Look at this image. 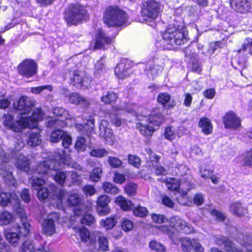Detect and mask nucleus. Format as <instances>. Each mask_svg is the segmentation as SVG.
<instances>
[{
	"instance_id": "obj_38",
	"label": "nucleus",
	"mask_w": 252,
	"mask_h": 252,
	"mask_svg": "<svg viewBox=\"0 0 252 252\" xmlns=\"http://www.w3.org/2000/svg\"><path fill=\"white\" fill-rule=\"evenodd\" d=\"M163 67L161 65L153 64L150 65L149 69L146 70V74L149 77L154 79L159 72H161Z\"/></svg>"
},
{
	"instance_id": "obj_3",
	"label": "nucleus",
	"mask_w": 252,
	"mask_h": 252,
	"mask_svg": "<svg viewBox=\"0 0 252 252\" xmlns=\"http://www.w3.org/2000/svg\"><path fill=\"white\" fill-rule=\"evenodd\" d=\"M16 213L20 218L22 225L15 224L13 228L16 230L15 232L8 230L7 229L4 230V235L6 240L12 245H14L19 241L20 235H27L30 232L31 227L30 223L27 220L25 209L23 207H17L16 209Z\"/></svg>"
},
{
	"instance_id": "obj_18",
	"label": "nucleus",
	"mask_w": 252,
	"mask_h": 252,
	"mask_svg": "<svg viewBox=\"0 0 252 252\" xmlns=\"http://www.w3.org/2000/svg\"><path fill=\"white\" fill-rule=\"evenodd\" d=\"M60 219L59 214L57 213H52L44 219L42 226L44 232L48 235H52L55 233V222Z\"/></svg>"
},
{
	"instance_id": "obj_28",
	"label": "nucleus",
	"mask_w": 252,
	"mask_h": 252,
	"mask_svg": "<svg viewBox=\"0 0 252 252\" xmlns=\"http://www.w3.org/2000/svg\"><path fill=\"white\" fill-rule=\"evenodd\" d=\"M93 235H94V239H93V243L95 241L96 239H98L99 249L102 251H108L109 250V246L107 239L99 232H94Z\"/></svg>"
},
{
	"instance_id": "obj_40",
	"label": "nucleus",
	"mask_w": 252,
	"mask_h": 252,
	"mask_svg": "<svg viewBox=\"0 0 252 252\" xmlns=\"http://www.w3.org/2000/svg\"><path fill=\"white\" fill-rule=\"evenodd\" d=\"M118 98L117 94L113 92H108L102 96L101 100L105 103H110L115 101Z\"/></svg>"
},
{
	"instance_id": "obj_43",
	"label": "nucleus",
	"mask_w": 252,
	"mask_h": 252,
	"mask_svg": "<svg viewBox=\"0 0 252 252\" xmlns=\"http://www.w3.org/2000/svg\"><path fill=\"white\" fill-rule=\"evenodd\" d=\"M80 203L81 198L78 194H71L67 199V204L69 206L78 207Z\"/></svg>"
},
{
	"instance_id": "obj_60",
	"label": "nucleus",
	"mask_w": 252,
	"mask_h": 252,
	"mask_svg": "<svg viewBox=\"0 0 252 252\" xmlns=\"http://www.w3.org/2000/svg\"><path fill=\"white\" fill-rule=\"evenodd\" d=\"M243 162L245 165H252V150L245 154L243 158Z\"/></svg>"
},
{
	"instance_id": "obj_16",
	"label": "nucleus",
	"mask_w": 252,
	"mask_h": 252,
	"mask_svg": "<svg viewBox=\"0 0 252 252\" xmlns=\"http://www.w3.org/2000/svg\"><path fill=\"white\" fill-rule=\"evenodd\" d=\"M112 39L102 30L98 29L95 34L94 44H91V48L94 50H100L105 48L106 46L111 44Z\"/></svg>"
},
{
	"instance_id": "obj_22",
	"label": "nucleus",
	"mask_w": 252,
	"mask_h": 252,
	"mask_svg": "<svg viewBox=\"0 0 252 252\" xmlns=\"http://www.w3.org/2000/svg\"><path fill=\"white\" fill-rule=\"evenodd\" d=\"M232 9L239 13H246L251 10L250 4L247 0H230Z\"/></svg>"
},
{
	"instance_id": "obj_29",
	"label": "nucleus",
	"mask_w": 252,
	"mask_h": 252,
	"mask_svg": "<svg viewBox=\"0 0 252 252\" xmlns=\"http://www.w3.org/2000/svg\"><path fill=\"white\" fill-rule=\"evenodd\" d=\"M74 229H76L77 232L79 233V236L82 242L87 243H93V233L91 236L89 230L84 227H73Z\"/></svg>"
},
{
	"instance_id": "obj_5",
	"label": "nucleus",
	"mask_w": 252,
	"mask_h": 252,
	"mask_svg": "<svg viewBox=\"0 0 252 252\" xmlns=\"http://www.w3.org/2000/svg\"><path fill=\"white\" fill-rule=\"evenodd\" d=\"M162 39L165 43L171 46L183 44L188 40L186 28L183 26L169 25L162 34Z\"/></svg>"
},
{
	"instance_id": "obj_6",
	"label": "nucleus",
	"mask_w": 252,
	"mask_h": 252,
	"mask_svg": "<svg viewBox=\"0 0 252 252\" xmlns=\"http://www.w3.org/2000/svg\"><path fill=\"white\" fill-rule=\"evenodd\" d=\"M103 20L108 27H120L126 24L127 15L117 6H110L103 13Z\"/></svg>"
},
{
	"instance_id": "obj_64",
	"label": "nucleus",
	"mask_w": 252,
	"mask_h": 252,
	"mask_svg": "<svg viewBox=\"0 0 252 252\" xmlns=\"http://www.w3.org/2000/svg\"><path fill=\"white\" fill-rule=\"evenodd\" d=\"M21 197L25 202H29L31 200L29 190L28 189H24L21 193Z\"/></svg>"
},
{
	"instance_id": "obj_35",
	"label": "nucleus",
	"mask_w": 252,
	"mask_h": 252,
	"mask_svg": "<svg viewBox=\"0 0 252 252\" xmlns=\"http://www.w3.org/2000/svg\"><path fill=\"white\" fill-rule=\"evenodd\" d=\"M106 70L105 61L101 58L99 61H97L95 65L94 75L98 77L101 76L105 73Z\"/></svg>"
},
{
	"instance_id": "obj_21",
	"label": "nucleus",
	"mask_w": 252,
	"mask_h": 252,
	"mask_svg": "<svg viewBox=\"0 0 252 252\" xmlns=\"http://www.w3.org/2000/svg\"><path fill=\"white\" fill-rule=\"evenodd\" d=\"M223 121L226 128L236 129L241 126L240 119L233 112L226 113L223 117Z\"/></svg>"
},
{
	"instance_id": "obj_4",
	"label": "nucleus",
	"mask_w": 252,
	"mask_h": 252,
	"mask_svg": "<svg viewBox=\"0 0 252 252\" xmlns=\"http://www.w3.org/2000/svg\"><path fill=\"white\" fill-rule=\"evenodd\" d=\"M138 120L139 122L137 125V128L142 135L148 136H151L156 127L163 122L164 117L160 113H158L148 116H138Z\"/></svg>"
},
{
	"instance_id": "obj_44",
	"label": "nucleus",
	"mask_w": 252,
	"mask_h": 252,
	"mask_svg": "<svg viewBox=\"0 0 252 252\" xmlns=\"http://www.w3.org/2000/svg\"><path fill=\"white\" fill-rule=\"evenodd\" d=\"M65 133L63 130L60 129L55 130L51 134L50 141L52 142H58L61 139H62Z\"/></svg>"
},
{
	"instance_id": "obj_59",
	"label": "nucleus",
	"mask_w": 252,
	"mask_h": 252,
	"mask_svg": "<svg viewBox=\"0 0 252 252\" xmlns=\"http://www.w3.org/2000/svg\"><path fill=\"white\" fill-rule=\"evenodd\" d=\"M45 89H47L50 92H51L52 91V87L50 85H45L43 86L32 87L31 89V91L33 94H38L43 90Z\"/></svg>"
},
{
	"instance_id": "obj_19",
	"label": "nucleus",
	"mask_w": 252,
	"mask_h": 252,
	"mask_svg": "<svg viewBox=\"0 0 252 252\" xmlns=\"http://www.w3.org/2000/svg\"><path fill=\"white\" fill-rule=\"evenodd\" d=\"M110 201V198L105 194L101 195L97 197L96 211L99 216H105L109 213L110 208L108 204Z\"/></svg>"
},
{
	"instance_id": "obj_63",
	"label": "nucleus",
	"mask_w": 252,
	"mask_h": 252,
	"mask_svg": "<svg viewBox=\"0 0 252 252\" xmlns=\"http://www.w3.org/2000/svg\"><path fill=\"white\" fill-rule=\"evenodd\" d=\"M109 117L111 120V122L113 125L116 126H121L122 124V120L121 118L118 117L116 115L110 114Z\"/></svg>"
},
{
	"instance_id": "obj_37",
	"label": "nucleus",
	"mask_w": 252,
	"mask_h": 252,
	"mask_svg": "<svg viewBox=\"0 0 252 252\" xmlns=\"http://www.w3.org/2000/svg\"><path fill=\"white\" fill-rule=\"evenodd\" d=\"M194 185L189 181H185L180 182V186L179 192L183 196H185L191 189L194 188Z\"/></svg>"
},
{
	"instance_id": "obj_11",
	"label": "nucleus",
	"mask_w": 252,
	"mask_h": 252,
	"mask_svg": "<svg viewBox=\"0 0 252 252\" xmlns=\"http://www.w3.org/2000/svg\"><path fill=\"white\" fill-rule=\"evenodd\" d=\"M159 229L161 231L167 234L174 243H177L176 239H178L181 243L182 248L184 252H190L193 248L195 240H191L188 238H178L177 234L172 230L171 228L165 225L160 226Z\"/></svg>"
},
{
	"instance_id": "obj_14",
	"label": "nucleus",
	"mask_w": 252,
	"mask_h": 252,
	"mask_svg": "<svg viewBox=\"0 0 252 252\" xmlns=\"http://www.w3.org/2000/svg\"><path fill=\"white\" fill-rule=\"evenodd\" d=\"M34 104L33 102L30 100L29 97L22 96L19 99L14 103V108L17 110L21 111L19 113L20 117L17 121H23L22 117L26 116L32 110Z\"/></svg>"
},
{
	"instance_id": "obj_15",
	"label": "nucleus",
	"mask_w": 252,
	"mask_h": 252,
	"mask_svg": "<svg viewBox=\"0 0 252 252\" xmlns=\"http://www.w3.org/2000/svg\"><path fill=\"white\" fill-rule=\"evenodd\" d=\"M17 69L20 74L30 77L36 74L37 64L32 60L26 59L18 66Z\"/></svg>"
},
{
	"instance_id": "obj_32",
	"label": "nucleus",
	"mask_w": 252,
	"mask_h": 252,
	"mask_svg": "<svg viewBox=\"0 0 252 252\" xmlns=\"http://www.w3.org/2000/svg\"><path fill=\"white\" fill-rule=\"evenodd\" d=\"M115 203L118 204L125 211H129L132 209V202L126 200L122 196H119L115 199Z\"/></svg>"
},
{
	"instance_id": "obj_17",
	"label": "nucleus",
	"mask_w": 252,
	"mask_h": 252,
	"mask_svg": "<svg viewBox=\"0 0 252 252\" xmlns=\"http://www.w3.org/2000/svg\"><path fill=\"white\" fill-rule=\"evenodd\" d=\"M170 226L177 232L189 234L194 229L191 225L178 216H174L171 218Z\"/></svg>"
},
{
	"instance_id": "obj_55",
	"label": "nucleus",
	"mask_w": 252,
	"mask_h": 252,
	"mask_svg": "<svg viewBox=\"0 0 252 252\" xmlns=\"http://www.w3.org/2000/svg\"><path fill=\"white\" fill-rule=\"evenodd\" d=\"M199 171L201 177L204 179L209 178L213 174V170L209 169L207 166L204 165L201 166Z\"/></svg>"
},
{
	"instance_id": "obj_51",
	"label": "nucleus",
	"mask_w": 252,
	"mask_h": 252,
	"mask_svg": "<svg viewBox=\"0 0 252 252\" xmlns=\"http://www.w3.org/2000/svg\"><path fill=\"white\" fill-rule=\"evenodd\" d=\"M151 249L156 251L157 252H165V248L160 243L156 241H152L149 244Z\"/></svg>"
},
{
	"instance_id": "obj_62",
	"label": "nucleus",
	"mask_w": 252,
	"mask_h": 252,
	"mask_svg": "<svg viewBox=\"0 0 252 252\" xmlns=\"http://www.w3.org/2000/svg\"><path fill=\"white\" fill-rule=\"evenodd\" d=\"M188 170V168L184 164H180L178 165L175 169L176 174L180 176H182L186 174Z\"/></svg>"
},
{
	"instance_id": "obj_8",
	"label": "nucleus",
	"mask_w": 252,
	"mask_h": 252,
	"mask_svg": "<svg viewBox=\"0 0 252 252\" xmlns=\"http://www.w3.org/2000/svg\"><path fill=\"white\" fill-rule=\"evenodd\" d=\"M87 16V11L82 5L74 4L69 5L65 10L64 19L67 25H76L85 20Z\"/></svg>"
},
{
	"instance_id": "obj_57",
	"label": "nucleus",
	"mask_w": 252,
	"mask_h": 252,
	"mask_svg": "<svg viewBox=\"0 0 252 252\" xmlns=\"http://www.w3.org/2000/svg\"><path fill=\"white\" fill-rule=\"evenodd\" d=\"M82 190L86 195H93L96 192V189L94 187L90 185H86L82 187Z\"/></svg>"
},
{
	"instance_id": "obj_52",
	"label": "nucleus",
	"mask_w": 252,
	"mask_h": 252,
	"mask_svg": "<svg viewBox=\"0 0 252 252\" xmlns=\"http://www.w3.org/2000/svg\"><path fill=\"white\" fill-rule=\"evenodd\" d=\"M128 163L135 167H139L141 164V159L137 156L129 155L128 156Z\"/></svg>"
},
{
	"instance_id": "obj_33",
	"label": "nucleus",
	"mask_w": 252,
	"mask_h": 252,
	"mask_svg": "<svg viewBox=\"0 0 252 252\" xmlns=\"http://www.w3.org/2000/svg\"><path fill=\"white\" fill-rule=\"evenodd\" d=\"M199 126L201 127L202 131L205 134H208L212 131V126L211 121L208 118H201L199 122Z\"/></svg>"
},
{
	"instance_id": "obj_48",
	"label": "nucleus",
	"mask_w": 252,
	"mask_h": 252,
	"mask_svg": "<svg viewBox=\"0 0 252 252\" xmlns=\"http://www.w3.org/2000/svg\"><path fill=\"white\" fill-rule=\"evenodd\" d=\"M165 138L169 140H173L175 138L176 132L175 128L173 126L167 127L165 129L164 134Z\"/></svg>"
},
{
	"instance_id": "obj_50",
	"label": "nucleus",
	"mask_w": 252,
	"mask_h": 252,
	"mask_svg": "<svg viewBox=\"0 0 252 252\" xmlns=\"http://www.w3.org/2000/svg\"><path fill=\"white\" fill-rule=\"evenodd\" d=\"M87 147L86 140L83 137H78L76 141L75 148L78 151H84Z\"/></svg>"
},
{
	"instance_id": "obj_10",
	"label": "nucleus",
	"mask_w": 252,
	"mask_h": 252,
	"mask_svg": "<svg viewBox=\"0 0 252 252\" xmlns=\"http://www.w3.org/2000/svg\"><path fill=\"white\" fill-rule=\"evenodd\" d=\"M161 6L159 2L149 0L143 3L141 14L145 21H153L159 15Z\"/></svg>"
},
{
	"instance_id": "obj_30",
	"label": "nucleus",
	"mask_w": 252,
	"mask_h": 252,
	"mask_svg": "<svg viewBox=\"0 0 252 252\" xmlns=\"http://www.w3.org/2000/svg\"><path fill=\"white\" fill-rule=\"evenodd\" d=\"M229 211L237 216H242L247 212V209L243 208L239 202H235L232 203L230 206Z\"/></svg>"
},
{
	"instance_id": "obj_49",
	"label": "nucleus",
	"mask_w": 252,
	"mask_h": 252,
	"mask_svg": "<svg viewBox=\"0 0 252 252\" xmlns=\"http://www.w3.org/2000/svg\"><path fill=\"white\" fill-rule=\"evenodd\" d=\"M133 214L139 217H144L148 215V210L146 207L139 206L133 210Z\"/></svg>"
},
{
	"instance_id": "obj_9",
	"label": "nucleus",
	"mask_w": 252,
	"mask_h": 252,
	"mask_svg": "<svg viewBox=\"0 0 252 252\" xmlns=\"http://www.w3.org/2000/svg\"><path fill=\"white\" fill-rule=\"evenodd\" d=\"M10 160L9 155L5 153L0 145V174L2 176L5 182L10 186L15 187L16 185L15 179L14 178L9 165L7 163Z\"/></svg>"
},
{
	"instance_id": "obj_23",
	"label": "nucleus",
	"mask_w": 252,
	"mask_h": 252,
	"mask_svg": "<svg viewBox=\"0 0 252 252\" xmlns=\"http://www.w3.org/2000/svg\"><path fill=\"white\" fill-rule=\"evenodd\" d=\"M14 201L17 203L15 206V210L17 207H21L18 203L19 200L17 199L16 195L14 193H7L6 192L0 191V206L3 207L8 206L10 203Z\"/></svg>"
},
{
	"instance_id": "obj_42",
	"label": "nucleus",
	"mask_w": 252,
	"mask_h": 252,
	"mask_svg": "<svg viewBox=\"0 0 252 252\" xmlns=\"http://www.w3.org/2000/svg\"><path fill=\"white\" fill-rule=\"evenodd\" d=\"M41 142L40 135L37 132L31 133L27 141L28 144L30 146H36L39 144Z\"/></svg>"
},
{
	"instance_id": "obj_1",
	"label": "nucleus",
	"mask_w": 252,
	"mask_h": 252,
	"mask_svg": "<svg viewBox=\"0 0 252 252\" xmlns=\"http://www.w3.org/2000/svg\"><path fill=\"white\" fill-rule=\"evenodd\" d=\"M61 164L77 168L78 165L71 159L70 154L63 149H58L52 158H49L38 164L36 168L39 174H47L60 185H63L68 178V172L59 171Z\"/></svg>"
},
{
	"instance_id": "obj_53",
	"label": "nucleus",
	"mask_w": 252,
	"mask_h": 252,
	"mask_svg": "<svg viewBox=\"0 0 252 252\" xmlns=\"http://www.w3.org/2000/svg\"><path fill=\"white\" fill-rule=\"evenodd\" d=\"M108 152L104 149H93L90 152V155L92 156L101 158L106 156Z\"/></svg>"
},
{
	"instance_id": "obj_47",
	"label": "nucleus",
	"mask_w": 252,
	"mask_h": 252,
	"mask_svg": "<svg viewBox=\"0 0 252 252\" xmlns=\"http://www.w3.org/2000/svg\"><path fill=\"white\" fill-rule=\"evenodd\" d=\"M137 185L132 182H129L126 185L125 190L130 196H133L136 193Z\"/></svg>"
},
{
	"instance_id": "obj_58",
	"label": "nucleus",
	"mask_w": 252,
	"mask_h": 252,
	"mask_svg": "<svg viewBox=\"0 0 252 252\" xmlns=\"http://www.w3.org/2000/svg\"><path fill=\"white\" fill-rule=\"evenodd\" d=\"M152 220L158 223H161L167 221V219L163 215L153 214L152 215Z\"/></svg>"
},
{
	"instance_id": "obj_31",
	"label": "nucleus",
	"mask_w": 252,
	"mask_h": 252,
	"mask_svg": "<svg viewBox=\"0 0 252 252\" xmlns=\"http://www.w3.org/2000/svg\"><path fill=\"white\" fill-rule=\"evenodd\" d=\"M163 182L169 190L179 191L180 181L178 179L174 178H166Z\"/></svg>"
},
{
	"instance_id": "obj_26",
	"label": "nucleus",
	"mask_w": 252,
	"mask_h": 252,
	"mask_svg": "<svg viewBox=\"0 0 252 252\" xmlns=\"http://www.w3.org/2000/svg\"><path fill=\"white\" fill-rule=\"evenodd\" d=\"M74 214L76 216H80L79 220L83 224L91 226L95 222L94 217L88 213H84L83 214L82 211L74 210Z\"/></svg>"
},
{
	"instance_id": "obj_45",
	"label": "nucleus",
	"mask_w": 252,
	"mask_h": 252,
	"mask_svg": "<svg viewBox=\"0 0 252 252\" xmlns=\"http://www.w3.org/2000/svg\"><path fill=\"white\" fill-rule=\"evenodd\" d=\"M102 168L100 167L94 168L90 175V178L93 182H97L100 180L102 174Z\"/></svg>"
},
{
	"instance_id": "obj_25",
	"label": "nucleus",
	"mask_w": 252,
	"mask_h": 252,
	"mask_svg": "<svg viewBox=\"0 0 252 252\" xmlns=\"http://www.w3.org/2000/svg\"><path fill=\"white\" fill-rule=\"evenodd\" d=\"M171 96L167 93H160L157 98L159 103L162 104L164 108L169 109L175 105L174 101H170Z\"/></svg>"
},
{
	"instance_id": "obj_39",
	"label": "nucleus",
	"mask_w": 252,
	"mask_h": 252,
	"mask_svg": "<svg viewBox=\"0 0 252 252\" xmlns=\"http://www.w3.org/2000/svg\"><path fill=\"white\" fill-rule=\"evenodd\" d=\"M102 189L105 192L111 194H116L120 190L116 186L109 182H105L103 184Z\"/></svg>"
},
{
	"instance_id": "obj_12",
	"label": "nucleus",
	"mask_w": 252,
	"mask_h": 252,
	"mask_svg": "<svg viewBox=\"0 0 252 252\" xmlns=\"http://www.w3.org/2000/svg\"><path fill=\"white\" fill-rule=\"evenodd\" d=\"M50 189H47V187H42L37 190V197L40 200H45L48 196L50 195L51 197H56L59 200H62L64 196V191L61 190L53 184L49 185Z\"/></svg>"
},
{
	"instance_id": "obj_41",
	"label": "nucleus",
	"mask_w": 252,
	"mask_h": 252,
	"mask_svg": "<svg viewBox=\"0 0 252 252\" xmlns=\"http://www.w3.org/2000/svg\"><path fill=\"white\" fill-rule=\"evenodd\" d=\"M146 152L149 155V166H151L152 167L157 166L158 163L159 158H160V156H158L155 153H153L150 149H147Z\"/></svg>"
},
{
	"instance_id": "obj_13",
	"label": "nucleus",
	"mask_w": 252,
	"mask_h": 252,
	"mask_svg": "<svg viewBox=\"0 0 252 252\" xmlns=\"http://www.w3.org/2000/svg\"><path fill=\"white\" fill-rule=\"evenodd\" d=\"M70 84L76 87L85 89L89 86L91 78L85 72L81 71H74L70 78Z\"/></svg>"
},
{
	"instance_id": "obj_27",
	"label": "nucleus",
	"mask_w": 252,
	"mask_h": 252,
	"mask_svg": "<svg viewBox=\"0 0 252 252\" xmlns=\"http://www.w3.org/2000/svg\"><path fill=\"white\" fill-rule=\"evenodd\" d=\"M69 101L75 104H79L84 107H87L89 104V101L85 97L80 95L77 93H72L68 95Z\"/></svg>"
},
{
	"instance_id": "obj_46",
	"label": "nucleus",
	"mask_w": 252,
	"mask_h": 252,
	"mask_svg": "<svg viewBox=\"0 0 252 252\" xmlns=\"http://www.w3.org/2000/svg\"><path fill=\"white\" fill-rule=\"evenodd\" d=\"M31 183L32 187L35 190L43 187V186L47 185V183L45 180L40 178L33 179Z\"/></svg>"
},
{
	"instance_id": "obj_20",
	"label": "nucleus",
	"mask_w": 252,
	"mask_h": 252,
	"mask_svg": "<svg viewBox=\"0 0 252 252\" xmlns=\"http://www.w3.org/2000/svg\"><path fill=\"white\" fill-rule=\"evenodd\" d=\"M108 126L109 124L107 121L104 120L101 121L99 126V135L105 139L108 144L113 145L115 137L112 129L108 127Z\"/></svg>"
},
{
	"instance_id": "obj_61",
	"label": "nucleus",
	"mask_w": 252,
	"mask_h": 252,
	"mask_svg": "<svg viewBox=\"0 0 252 252\" xmlns=\"http://www.w3.org/2000/svg\"><path fill=\"white\" fill-rule=\"evenodd\" d=\"M62 140V144L63 147L66 149L69 148L72 143V139L71 136L65 133Z\"/></svg>"
},
{
	"instance_id": "obj_36",
	"label": "nucleus",
	"mask_w": 252,
	"mask_h": 252,
	"mask_svg": "<svg viewBox=\"0 0 252 252\" xmlns=\"http://www.w3.org/2000/svg\"><path fill=\"white\" fill-rule=\"evenodd\" d=\"M117 221L115 217L107 218L105 220H102L100 222V224L104 227L105 230H110L112 229L116 224Z\"/></svg>"
},
{
	"instance_id": "obj_56",
	"label": "nucleus",
	"mask_w": 252,
	"mask_h": 252,
	"mask_svg": "<svg viewBox=\"0 0 252 252\" xmlns=\"http://www.w3.org/2000/svg\"><path fill=\"white\" fill-rule=\"evenodd\" d=\"M133 222L127 219H123L121 226L125 231H129L133 228Z\"/></svg>"
},
{
	"instance_id": "obj_2",
	"label": "nucleus",
	"mask_w": 252,
	"mask_h": 252,
	"mask_svg": "<svg viewBox=\"0 0 252 252\" xmlns=\"http://www.w3.org/2000/svg\"><path fill=\"white\" fill-rule=\"evenodd\" d=\"M43 113L40 108L35 109L31 117H22L23 121H14L11 115L5 116L4 125L15 132H21L24 128H33L37 126V122L42 119Z\"/></svg>"
},
{
	"instance_id": "obj_34",
	"label": "nucleus",
	"mask_w": 252,
	"mask_h": 252,
	"mask_svg": "<svg viewBox=\"0 0 252 252\" xmlns=\"http://www.w3.org/2000/svg\"><path fill=\"white\" fill-rule=\"evenodd\" d=\"M14 219L13 215L9 212H0V225L5 226L11 223Z\"/></svg>"
},
{
	"instance_id": "obj_54",
	"label": "nucleus",
	"mask_w": 252,
	"mask_h": 252,
	"mask_svg": "<svg viewBox=\"0 0 252 252\" xmlns=\"http://www.w3.org/2000/svg\"><path fill=\"white\" fill-rule=\"evenodd\" d=\"M108 162L110 166L113 168L120 167L123 162L121 159L116 157H109L108 158Z\"/></svg>"
},
{
	"instance_id": "obj_24",
	"label": "nucleus",
	"mask_w": 252,
	"mask_h": 252,
	"mask_svg": "<svg viewBox=\"0 0 252 252\" xmlns=\"http://www.w3.org/2000/svg\"><path fill=\"white\" fill-rule=\"evenodd\" d=\"M129 62L127 60L123 59L116 67L115 73L118 77L123 79L128 75L127 70L130 67Z\"/></svg>"
},
{
	"instance_id": "obj_7",
	"label": "nucleus",
	"mask_w": 252,
	"mask_h": 252,
	"mask_svg": "<svg viewBox=\"0 0 252 252\" xmlns=\"http://www.w3.org/2000/svg\"><path fill=\"white\" fill-rule=\"evenodd\" d=\"M14 147L9 149V153L11 155L13 162L15 163L16 167L24 172H28L30 170V161L27 157L21 154L19 152L24 146V143L20 139L15 141Z\"/></svg>"
}]
</instances>
